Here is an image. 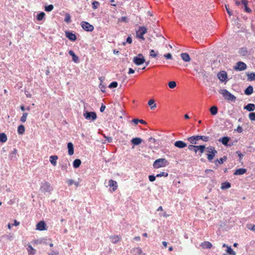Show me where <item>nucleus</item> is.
Listing matches in <instances>:
<instances>
[{"label":"nucleus","instance_id":"4be33fe9","mask_svg":"<svg viewBox=\"0 0 255 255\" xmlns=\"http://www.w3.org/2000/svg\"><path fill=\"white\" fill-rule=\"evenodd\" d=\"M180 56L182 60L185 62H189L191 60L189 54L187 53H181Z\"/></svg>","mask_w":255,"mask_h":255},{"label":"nucleus","instance_id":"2eb2a0df","mask_svg":"<svg viewBox=\"0 0 255 255\" xmlns=\"http://www.w3.org/2000/svg\"><path fill=\"white\" fill-rule=\"evenodd\" d=\"M143 141V140L142 138L140 137H135L133 138L131 140L130 142L132 144H133L134 145H137L140 144Z\"/></svg>","mask_w":255,"mask_h":255},{"label":"nucleus","instance_id":"338daca9","mask_svg":"<svg viewBox=\"0 0 255 255\" xmlns=\"http://www.w3.org/2000/svg\"><path fill=\"white\" fill-rule=\"evenodd\" d=\"M105 109H106V106L102 104L100 108V112H103L104 111V110H105Z\"/></svg>","mask_w":255,"mask_h":255},{"label":"nucleus","instance_id":"4468645a","mask_svg":"<svg viewBox=\"0 0 255 255\" xmlns=\"http://www.w3.org/2000/svg\"><path fill=\"white\" fill-rule=\"evenodd\" d=\"M174 146L179 148H183L187 146V144L183 141L178 140L175 142Z\"/></svg>","mask_w":255,"mask_h":255},{"label":"nucleus","instance_id":"b1692460","mask_svg":"<svg viewBox=\"0 0 255 255\" xmlns=\"http://www.w3.org/2000/svg\"><path fill=\"white\" fill-rule=\"evenodd\" d=\"M244 109L249 112H252L255 110V105L254 104H248L244 107Z\"/></svg>","mask_w":255,"mask_h":255},{"label":"nucleus","instance_id":"a18cd8bd","mask_svg":"<svg viewBox=\"0 0 255 255\" xmlns=\"http://www.w3.org/2000/svg\"><path fill=\"white\" fill-rule=\"evenodd\" d=\"M168 86L171 89H174L176 86V83L175 81H170L168 83Z\"/></svg>","mask_w":255,"mask_h":255},{"label":"nucleus","instance_id":"c03bdc74","mask_svg":"<svg viewBox=\"0 0 255 255\" xmlns=\"http://www.w3.org/2000/svg\"><path fill=\"white\" fill-rule=\"evenodd\" d=\"M205 149V146L203 145H198V150H199L200 155L202 154Z\"/></svg>","mask_w":255,"mask_h":255},{"label":"nucleus","instance_id":"37998d69","mask_svg":"<svg viewBox=\"0 0 255 255\" xmlns=\"http://www.w3.org/2000/svg\"><path fill=\"white\" fill-rule=\"evenodd\" d=\"M54 8V6L52 4H49L45 6V10L47 12H50L52 11Z\"/></svg>","mask_w":255,"mask_h":255},{"label":"nucleus","instance_id":"39448f33","mask_svg":"<svg viewBox=\"0 0 255 255\" xmlns=\"http://www.w3.org/2000/svg\"><path fill=\"white\" fill-rule=\"evenodd\" d=\"M147 32V28L144 26H139L138 30L136 31V37L144 40L143 35Z\"/></svg>","mask_w":255,"mask_h":255},{"label":"nucleus","instance_id":"4d7b16f0","mask_svg":"<svg viewBox=\"0 0 255 255\" xmlns=\"http://www.w3.org/2000/svg\"><path fill=\"white\" fill-rule=\"evenodd\" d=\"M235 131H236L239 133H241L243 131V128H242V127L239 126L237 128L235 129Z\"/></svg>","mask_w":255,"mask_h":255},{"label":"nucleus","instance_id":"a878e982","mask_svg":"<svg viewBox=\"0 0 255 255\" xmlns=\"http://www.w3.org/2000/svg\"><path fill=\"white\" fill-rule=\"evenodd\" d=\"M201 246L203 249H210L212 247V245L209 242L205 241L202 243Z\"/></svg>","mask_w":255,"mask_h":255},{"label":"nucleus","instance_id":"79ce46f5","mask_svg":"<svg viewBox=\"0 0 255 255\" xmlns=\"http://www.w3.org/2000/svg\"><path fill=\"white\" fill-rule=\"evenodd\" d=\"M227 253L230 255H236V253L233 250L231 247H227L226 250Z\"/></svg>","mask_w":255,"mask_h":255},{"label":"nucleus","instance_id":"bf43d9fd","mask_svg":"<svg viewBox=\"0 0 255 255\" xmlns=\"http://www.w3.org/2000/svg\"><path fill=\"white\" fill-rule=\"evenodd\" d=\"M164 57H165L167 59H172V55L170 53H167L164 55Z\"/></svg>","mask_w":255,"mask_h":255},{"label":"nucleus","instance_id":"680f3d73","mask_svg":"<svg viewBox=\"0 0 255 255\" xmlns=\"http://www.w3.org/2000/svg\"><path fill=\"white\" fill-rule=\"evenodd\" d=\"M67 183H68L69 186H71L74 184V181L72 179H69L67 181Z\"/></svg>","mask_w":255,"mask_h":255},{"label":"nucleus","instance_id":"f03ea898","mask_svg":"<svg viewBox=\"0 0 255 255\" xmlns=\"http://www.w3.org/2000/svg\"><path fill=\"white\" fill-rule=\"evenodd\" d=\"M219 93L228 101L235 102L236 100V97L226 89L220 90Z\"/></svg>","mask_w":255,"mask_h":255},{"label":"nucleus","instance_id":"e433bc0d","mask_svg":"<svg viewBox=\"0 0 255 255\" xmlns=\"http://www.w3.org/2000/svg\"><path fill=\"white\" fill-rule=\"evenodd\" d=\"M231 187V184L229 182H225L222 184L221 189H225Z\"/></svg>","mask_w":255,"mask_h":255},{"label":"nucleus","instance_id":"09e8293b","mask_svg":"<svg viewBox=\"0 0 255 255\" xmlns=\"http://www.w3.org/2000/svg\"><path fill=\"white\" fill-rule=\"evenodd\" d=\"M64 21L67 23H70L71 22V16L69 14L67 13L66 14Z\"/></svg>","mask_w":255,"mask_h":255},{"label":"nucleus","instance_id":"7ed1b4c3","mask_svg":"<svg viewBox=\"0 0 255 255\" xmlns=\"http://www.w3.org/2000/svg\"><path fill=\"white\" fill-rule=\"evenodd\" d=\"M206 150L207 152V158L209 161H211L214 158L217 151L214 147L211 146L207 147Z\"/></svg>","mask_w":255,"mask_h":255},{"label":"nucleus","instance_id":"603ef678","mask_svg":"<svg viewBox=\"0 0 255 255\" xmlns=\"http://www.w3.org/2000/svg\"><path fill=\"white\" fill-rule=\"evenodd\" d=\"M249 119L251 121H255V113H251L249 115Z\"/></svg>","mask_w":255,"mask_h":255},{"label":"nucleus","instance_id":"f704fd0d","mask_svg":"<svg viewBox=\"0 0 255 255\" xmlns=\"http://www.w3.org/2000/svg\"><path fill=\"white\" fill-rule=\"evenodd\" d=\"M7 139V136L4 133H0V142H5L6 141Z\"/></svg>","mask_w":255,"mask_h":255},{"label":"nucleus","instance_id":"c85d7f7f","mask_svg":"<svg viewBox=\"0 0 255 255\" xmlns=\"http://www.w3.org/2000/svg\"><path fill=\"white\" fill-rule=\"evenodd\" d=\"M81 164V161L79 159H76L74 160L73 163V166L74 168H77L79 167Z\"/></svg>","mask_w":255,"mask_h":255},{"label":"nucleus","instance_id":"ea45409f","mask_svg":"<svg viewBox=\"0 0 255 255\" xmlns=\"http://www.w3.org/2000/svg\"><path fill=\"white\" fill-rule=\"evenodd\" d=\"M45 14L43 12H41L37 15V19L39 21L42 20L45 17Z\"/></svg>","mask_w":255,"mask_h":255},{"label":"nucleus","instance_id":"ddd939ff","mask_svg":"<svg viewBox=\"0 0 255 255\" xmlns=\"http://www.w3.org/2000/svg\"><path fill=\"white\" fill-rule=\"evenodd\" d=\"M46 224L44 221H40L36 225V230L39 231H44L46 230Z\"/></svg>","mask_w":255,"mask_h":255},{"label":"nucleus","instance_id":"052dcab7","mask_svg":"<svg viewBox=\"0 0 255 255\" xmlns=\"http://www.w3.org/2000/svg\"><path fill=\"white\" fill-rule=\"evenodd\" d=\"M104 137L106 138V140L108 142L110 143L112 141V138L111 137L106 136V135H104Z\"/></svg>","mask_w":255,"mask_h":255},{"label":"nucleus","instance_id":"72a5a7b5","mask_svg":"<svg viewBox=\"0 0 255 255\" xmlns=\"http://www.w3.org/2000/svg\"><path fill=\"white\" fill-rule=\"evenodd\" d=\"M25 131V128L24 126L20 125L18 127L17 132L19 134H23Z\"/></svg>","mask_w":255,"mask_h":255},{"label":"nucleus","instance_id":"f3484780","mask_svg":"<svg viewBox=\"0 0 255 255\" xmlns=\"http://www.w3.org/2000/svg\"><path fill=\"white\" fill-rule=\"evenodd\" d=\"M69 54L70 55H71L72 57V60L75 63H79V57L75 54L73 51L70 50L69 51Z\"/></svg>","mask_w":255,"mask_h":255},{"label":"nucleus","instance_id":"4c0bfd02","mask_svg":"<svg viewBox=\"0 0 255 255\" xmlns=\"http://www.w3.org/2000/svg\"><path fill=\"white\" fill-rule=\"evenodd\" d=\"M188 149L190 150H193L195 151V153H197L198 151V145H189Z\"/></svg>","mask_w":255,"mask_h":255},{"label":"nucleus","instance_id":"bb28decb","mask_svg":"<svg viewBox=\"0 0 255 255\" xmlns=\"http://www.w3.org/2000/svg\"><path fill=\"white\" fill-rule=\"evenodd\" d=\"M58 156L57 155H51L50 156V162L53 165L55 166L57 164Z\"/></svg>","mask_w":255,"mask_h":255},{"label":"nucleus","instance_id":"774afa93","mask_svg":"<svg viewBox=\"0 0 255 255\" xmlns=\"http://www.w3.org/2000/svg\"><path fill=\"white\" fill-rule=\"evenodd\" d=\"M250 226H252L251 228L248 227V228L252 231H255V225H252V224H250Z\"/></svg>","mask_w":255,"mask_h":255},{"label":"nucleus","instance_id":"8fccbe9b","mask_svg":"<svg viewBox=\"0 0 255 255\" xmlns=\"http://www.w3.org/2000/svg\"><path fill=\"white\" fill-rule=\"evenodd\" d=\"M118 83L116 81L112 82L109 86L110 88H116L118 86Z\"/></svg>","mask_w":255,"mask_h":255},{"label":"nucleus","instance_id":"9d476101","mask_svg":"<svg viewBox=\"0 0 255 255\" xmlns=\"http://www.w3.org/2000/svg\"><path fill=\"white\" fill-rule=\"evenodd\" d=\"M230 139L231 138L229 137L224 136V137L219 138V141L222 142V143L224 145H226L227 146H231L232 145H233V143H232V144L228 143Z\"/></svg>","mask_w":255,"mask_h":255},{"label":"nucleus","instance_id":"aec40b11","mask_svg":"<svg viewBox=\"0 0 255 255\" xmlns=\"http://www.w3.org/2000/svg\"><path fill=\"white\" fill-rule=\"evenodd\" d=\"M197 137V135L192 136L191 137H189L187 139L191 143L193 144H198L197 141L199 140V139H198V138Z\"/></svg>","mask_w":255,"mask_h":255},{"label":"nucleus","instance_id":"6e6d98bb","mask_svg":"<svg viewBox=\"0 0 255 255\" xmlns=\"http://www.w3.org/2000/svg\"><path fill=\"white\" fill-rule=\"evenodd\" d=\"M156 176H155L153 175H150L148 176L149 180L150 182H153L155 180Z\"/></svg>","mask_w":255,"mask_h":255},{"label":"nucleus","instance_id":"49530a36","mask_svg":"<svg viewBox=\"0 0 255 255\" xmlns=\"http://www.w3.org/2000/svg\"><path fill=\"white\" fill-rule=\"evenodd\" d=\"M28 114L26 113H24L20 118V121L22 123H24L26 120V118L27 117Z\"/></svg>","mask_w":255,"mask_h":255},{"label":"nucleus","instance_id":"f257e3e1","mask_svg":"<svg viewBox=\"0 0 255 255\" xmlns=\"http://www.w3.org/2000/svg\"><path fill=\"white\" fill-rule=\"evenodd\" d=\"M168 165V162L165 158H159L154 161L153 164L154 168L157 169L163 167Z\"/></svg>","mask_w":255,"mask_h":255},{"label":"nucleus","instance_id":"5701e85b","mask_svg":"<svg viewBox=\"0 0 255 255\" xmlns=\"http://www.w3.org/2000/svg\"><path fill=\"white\" fill-rule=\"evenodd\" d=\"M247 172V170L245 168H239L237 169L234 174L236 175H241L245 174Z\"/></svg>","mask_w":255,"mask_h":255},{"label":"nucleus","instance_id":"c9c22d12","mask_svg":"<svg viewBox=\"0 0 255 255\" xmlns=\"http://www.w3.org/2000/svg\"><path fill=\"white\" fill-rule=\"evenodd\" d=\"M210 112L212 115H216L218 113V108L213 106L210 109Z\"/></svg>","mask_w":255,"mask_h":255},{"label":"nucleus","instance_id":"20e7f679","mask_svg":"<svg viewBox=\"0 0 255 255\" xmlns=\"http://www.w3.org/2000/svg\"><path fill=\"white\" fill-rule=\"evenodd\" d=\"M40 190L42 192H50L53 190V187L47 181H44L41 184Z\"/></svg>","mask_w":255,"mask_h":255},{"label":"nucleus","instance_id":"69168bd1","mask_svg":"<svg viewBox=\"0 0 255 255\" xmlns=\"http://www.w3.org/2000/svg\"><path fill=\"white\" fill-rule=\"evenodd\" d=\"M121 20L123 22H128V18L126 16H123L121 17Z\"/></svg>","mask_w":255,"mask_h":255},{"label":"nucleus","instance_id":"412c9836","mask_svg":"<svg viewBox=\"0 0 255 255\" xmlns=\"http://www.w3.org/2000/svg\"><path fill=\"white\" fill-rule=\"evenodd\" d=\"M67 147L68 149V154L70 155H72L74 153V146L72 142H69L67 144Z\"/></svg>","mask_w":255,"mask_h":255},{"label":"nucleus","instance_id":"423d86ee","mask_svg":"<svg viewBox=\"0 0 255 255\" xmlns=\"http://www.w3.org/2000/svg\"><path fill=\"white\" fill-rule=\"evenodd\" d=\"M83 116L86 119L88 120H91L93 121H95L97 118L96 113L93 112L85 111L84 112Z\"/></svg>","mask_w":255,"mask_h":255},{"label":"nucleus","instance_id":"13d9d810","mask_svg":"<svg viewBox=\"0 0 255 255\" xmlns=\"http://www.w3.org/2000/svg\"><path fill=\"white\" fill-rule=\"evenodd\" d=\"M225 7H226L227 12L229 14V15H230V16L232 15L233 13H232V11L229 9V6L227 5H226Z\"/></svg>","mask_w":255,"mask_h":255},{"label":"nucleus","instance_id":"3c124183","mask_svg":"<svg viewBox=\"0 0 255 255\" xmlns=\"http://www.w3.org/2000/svg\"><path fill=\"white\" fill-rule=\"evenodd\" d=\"M100 3L97 1H94L92 2V6L94 9H96L99 6Z\"/></svg>","mask_w":255,"mask_h":255},{"label":"nucleus","instance_id":"cd10ccee","mask_svg":"<svg viewBox=\"0 0 255 255\" xmlns=\"http://www.w3.org/2000/svg\"><path fill=\"white\" fill-rule=\"evenodd\" d=\"M245 94L247 95H250L253 92V87L252 86L250 85L248 86L244 91Z\"/></svg>","mask_w":255,"mask_h":255},{"label":"nucleus","instance_id":"0eeeda50","mask_svg":"<svg viewBox=\"0 0 255 255\" xmlns=\"http://www.w3.org/2000/svg\"><path fill=\"white\" fill-rule=\"evenodd\" d=\"M144 62V58L141 54H139L137 56L134 57L133 59V62L136 65H141Z\"/></svg>","mask_w":255,"mask_h":255},{"label":"nucleus","instance_id":"5fc2aeb1","mask_svg":"<svg viewBox=\"0 0 255 255\" xmlns=\"http://www.w3.org/2000/svg\"><path fill=\"white\" fill-rule=\"evenodd\" d=\"M132 38H131V37L130 36H128L127 38V40H126V42H123V45H126V43H128L129 44H130L132 43Z\"/></svg>","mask_w":255,"mask_h":255},{"label":"nucleus","instance_id":"a211bd4d","mask_svg":"<svg viewBox=\"0 0 255 255\" xmlns=\"http://www.w3.org/2000/svg\"><path fill=\"white\" fill-rule=\"evenodd\" d=\"M142 252V250L140 248H135L131 251V253L133 255H141Z\"/></svg>","mask_w":255,"mask_h":255},{"label":"nucleus","instance_id":"473e14b6","mask_svg":"<svg viewBox=\"0 0 255 255\" xmlns=\"http://www.w3.org/2000/svg\"><path fill=\"white\" fill-rule=\"evenodd\" d=\"M198 139L200 140L202 139L204 141H208L210 138L208 136H204V135H197Z\"/></svg>","mask_w":255,"mask_h":255},{"label":"nucleus","instance_id":"2f4dec72","mask_svg":"<svg viewBox=\"0 0 255 255\" xmlns=\"http://www.w3.org/2000/svg\"><path fill=\"white\" fill-rule=\"evenodd\" d=\"M227 160V157L224 156L222 158H220L219 159H217L214 161V163L217 164L218 163L220 164H222Z\"/></svg>","mask_w":255,"mask_h":255},{"label":"nucleus","instance_id":"e2e57ef3","mask_svg":"<svg viewBox=\"0 0 255 255\" xmlns=\"http://www.w3.org/2000/svg\"><path fill=\"white\" fill-rule=\"evenodd\" d=\"M245 10L248 13H251L252 12V9L248 7V6H245Z\"/></svg>","mask_w":255,"mask_h":255},{"label":"nucleus","instance_id":"6ab92c4d","mask_svg":"<svg viewBox=\"0 0 255 255\" xmlns=\"http://www.w3.org/2000/svg\"><path fill=\"white\" fill-rule=\"evenodd\" d=\"M109 185L110 187H113V190L115 191L117 190L118 188V184L117 182L112 179H110L109 181Z\"/></svg>","mask_w":255,"mask_h":255},{"label":"nucleus","instance_id":"de8ad7c7","mask_svg":"<svg viewBox=\"0 0 255 255\" xmlns=\"http://www.w3.org/2000/svg\"><path fill=\"white\" fill-rule=\"evenodd\" d=\"M168 175V173L165 172H161L160 173L157 174L156 175V177H162V176L167 177Z\"/></svg>","mask_w":255,"mask_h":255},{"label":"nucleus","instance_id":"dca6fc26","mask_svg":"<svg viewBox=\"0 0 255 255\" xmlns=\"http://www.w3.org/2000/svg\"><path fill=\"white\" fill-rule=\"evenodd\" d=\"M110 239L113 244H116L121 241V237L120 236L114 235L110 236Z\"/></svg>","mask_w":255,"mask_h":255},{"label":"nucleus","instance_id":"1a4fd4ad","mask_svg":"<svg viewBox=\"0 0 255 255\" xmlns=\"http://www.w3.org/2000/svg\"><path fill=\"white\" fill-rule=\"evenodd\" d=\"M81 26L83 29L87 31H92L94 30V26L86 21H82Z\"/></svg>","mask_w":255,"mask_h":255},{"label":"nucleus","instance_id":"393cba45","mask_svg":"<svg viewBox=\"0 0 255 255\" xmlns=\"http://www.w3.org/2000/svg\"><path fill=\"white\" fill-rule=\"evenodd\" d=\"M17 153V150L16 149L14 148L12 151H11L9 155V158L10 160H12L13 159L16 158V154Z\"/></svg>","mask_w":255,"mask_h":255},{"label":"nucleus","instance_id":"0e129e2a","mask_svg":"<svg viewBox=\"0 0 255 255\" xmlns=\"http://www.w3.org/2000/svg\"><path fill=\"white\" fill-rule=\"evenodd\" d=\"M241 3L244 5V6H246L248 5V1L247 0H241Z\"/></svg>","mask_w":255,"mask_h":255},{"label":"nucleus","instance_id":"f8f14e48","mask_svg":"<svg viewBox=\"0 0 255 255\" xmlns=\"http://www.w3.org/2000/svg\"><path fill=\"white\" fill-rule=\"evenodd\" d=\"M65 36L72 41H75L77 39L76 35L69 31H65Z\"/></svg>","mask_w":255,"mask_h":255},{"label":"nucleus","instance_id":"58836bf2","mask_svg":"<svg viewBox=\"0 0 255 255\" xmlns=\"http://www.w3.org/2000/svg\"><path fill=\"white\" fill-rule=\"evenodd\" d=\"M132 122L134 123L135 125L137 124L138 123H140L142 124H146V123L143 120H138L137 119H134L132 120Z\"/></svg>","mask_w":255,"mask_h":255},{"label":"nucleus","instance_id":"7c9ffc66","mask_svg":"<svg viewBox=\"0 0 255 255\" xmlns=\"http://www.w3.org/2000/svg\"><path fill=\"white\" fill-rule=\"evenodd\" d=\"M27 251L29 255H34L35 254L36 250L34 249L31 245H28L27 248Z\"/></svg>","mask_w":255,"mask_h":255},{"label":"nucleus","instance_id":"6e6552de","mask_svg":"<svg viewBox=\"0 0 255 255\" xmlns=\"http://www.w3.org/2000/svg\"><path fill=\"white\" fill-rule=\"evenodd\" d=\"M246 64L241 61L238 62L234 67V69L236 71H243L246 69Z\"/></svg>","mask_w":255,"mask_h":255},{"label":"nucleus","instance_id":"a19ab883","mask_svg":"<svg viewBox=\"0 0 255 255\" xmlns=\"http://www.w3.org/2000/svg\"><path fill=\"white\" fill-rule=\"evenodd\" d=\"M248 80L250 81L255 80V73H251L247 74Z\"/></svg>","mask_w":255,"mask_h":255},{"label":"nucleus","instance_id":"c756f323","mask_svg":"<svg viewBox=\"0 0 255 255\" xmlns=\"http://www.w3.org/2000/svg\"><path fill=\"white\" fill-rule=\"evenodd\" d=\"M148 105L150 107L151 110H154L156 107V104L155 103L154 100L150 99L148 102Z\"/></svg>","mask_w":255,"mask_h":255},{"label":"nucleus","instance_id":"864d4df0","mask_svg":"<svg viewBox=\"0 0 255 255\" xmlns=\"http://www.w3.org/2000/svg\"><path fill=\"white\" fill-rule=\"evenodd\" d=\"M150 56L155 58L157 56V53L154 51V50H150Z\"/></svg>","mask_w":255,"mask_h":255},{"label":"nucleus","instance_id":"9b49d317","mask_svg":"<svg viewBox=\"0 0 255 255\" xmlns=\"http://www.w3.org/2000/svg\"><path fill=\"white\" fill-rule=\"evenodd\" d=\"M218 78L222 82L227 81V74L225 71H222L220 72L217 75Z\"/></svg>","mask_w":255,"mask_h":255}]
</instances>
